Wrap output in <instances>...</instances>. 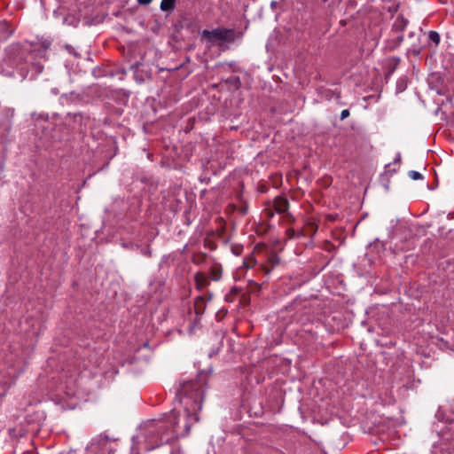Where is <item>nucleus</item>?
<instances>
[{
  "instance_id": "f257e3e1",
  "label": "nucleus",
  "mask_w": 454,
  "mask_h": 454,
  "mask_svg": "<svg viewBox=\"0 0 454 454\" xmlns=\"http://www.w3.org/2000/svg\"><path fill=\"white\" fill-rule=\"evenodd\" d=\"M204 384L201 380H189L182 383L177 390V397L184 408V414H176L174 411L168 415L167 421L157 424V433L160 434L153 441L151 449L170 443L179 437L189 434L192 426L199 421L198 413L202 408Z\"/></svg>"
},
{
  "instance_id": "f03ea898",
  "label": "nucleus",
  "mask_w": 454,
  "mask_h": 454,
  "mask_svg": "<svg viewBox=\"0 0 454 454\" xmlns=\"http://www.w3.org/2000/svg\"><path fill=\"white\" fill-rule=\"evenodd\" d=\"M202 39H206L211 43H218L223 46L225 43H233L236 39V31L234 29L217 27L213 30H203Z\"/></svg>"
},
{
  "instance_id": "7ed1b4c3",
  "label": "nucleus",
  "mask_w": 454,
  "mask_h": 454,
  "mask_svg": "<svg viewBox=\"0 0 454 454\" xmlns=\"http://www.w3.org/2000/svg\"><path fill=\"white\" fill-rule=\"evenodd\" d=\"M289 207V202L286 198L276 196L274 201L269 202L262 210L261 217H271L276 211L278 214L285 213Z\"/></svg>"
},
{
  "instance_id": "20e7f679",
  "label": "nucleus",
  "mask_w": 454,
  "mask_h": 454,
  "mask_svg": "<svg viewBox=\"0 0 454 454\" xmlns=\"http://www.w3.org/2000/svg\"><path fill=\"white\" fill-rule=\"evenodd\" d=\"M408 23V20L403 16H397L392 25L391 33L403 35V32L405 30Z\"/></svg>"
},
{
  "instance_id": "39448f33",
  "label": "nucleus",
  "mask_w": 454,
  "mask_h": 454,
  "mask_svg": "<svg viewBox=\"0 0 454 454\" xmlns=\"http://www.w3.org/2000/svg\"><path fill=\"white\" fill-rule=\"evenodd\" d=\"M403 41V35L390 34V37L386 41V48L393 51L396 50Z\"/></svg>"
},
{
  "instance_id": "423d86ee",
  "label": "nucleus",
  "mask_w": 454,
  "mask_h": 454,
  "mask_svg": "<svg viewBox=\"0 0 454 454\" xmlns=\"http://www.w3.org/2000/svg\"><path fill=\"white\" fill-rule=\"evenodd\" d=\"M13 33L9 23L0 21V43L6 41Z\"/></svg>"
},
{
  "instance_id": "0eeeda50",
  "label": "nucleus",
  "mask_w": 454,
  "mask_h": 454,
  "mask_svg": "<svg viewBox=\"0 0 454 454\" xmlns=\"http://www.w3.org/2000/svg\"><path fill=\"white\" fill-rule=\"evenodd\" d=\"M194 281L196 288L199 290L204 289L209 284L207 277L202 272H197L194 275Z\"/></svg>"
},
{
  "instance_id": "6e6552de",
  "label": "nucleus",
  "mask_w": 454,
  "mask_h": 454,
  "mask_svg": "<svg viewBox=\"0 0 454 454\" xmlns=\"http://www.w3.org/2000/svg\"><path fill=\"white\" fill-rule=\"evenodd\" d=\"M194 309L197 316H200L204 313L205 303L202 296H198L194 301Z\"/></svg>"
},
{
  "instance_id": "1a4fd4ad",
  "label": "nucleus",
  "mask_w": 454,
  "mask_h": 454,
  "mask_svg": "<svg viewBox=\"0 0 454 454\" xmlns=\"http://www.w3.org/2000/svg\"><path fill=\"white\" fill-rule=\"evenodd\" d=\"M400 60L399 57H391L387 59V75H391L395 72L400 63Z\"/></svg>"
},
{
  "instance_id": "9d476101",
  "label": "nucleus",
  "mask_w": 454,
  "mask_h": 454,
  "mask_svg": "<svg viewBox=\"0 0 454 454\" xmlns=\"http://www.w3.org/2000/svg\"><path fill=\"white\" fill-rule=\"evenodd\" d=\"M176 0H161L160 3V10L162 12H170L175 8V4Z\"/></svg>"
},
{
  "instance_id": "9b49d317",
  "label": "nucleus",
  "mask_w": 454,
  "mask_h": 454,
  "mask_svg": "<svg viewBox=\"0 0 454 454\" xmlns=\"http://www.w3.org/2000/svg\"><path fill=\"white\" fill-rule=\"evenodd\" d=\"M221 276H222V270L218 265H215L210 268L211 280L217 281L221 278Z\"/></svg>"
},
{
  "instance_id": "f8f14e48",
  "label": "nucleus",
  "mask_w": 454,
  "mask_h": 454,
  "mask_svg": "<svg viewBox=\"0 0 454 454\" xmlns=\"http://www.w3.org/2000/svg\"><path fill=\"white\" fill-rule=\"evenodd\" d=\"M428 38L432 43H435L436 45L439 44L441 40L440 35L434 30L429 31Z\"/></svg>"
},
{
  "instance_id": "ddd939ff",
  "label": "nucleus",
  "mask_w": 454,
  "mask_h": 454,
  "mask_svg": "<svg viewBox=\"0 0 454 454\" xmlns=\"http://www.w3.org/2000/svg\"><path fill=\"white\" fill-rule=\"evenodd\" d=\"M270 229V225L265 224L264 223H262L260 225L257 224V230H256L257 236L261 235L262 233H266Z\"/></svg>"
},
{
  "instance_id": "4468645a",
  "label": "nucleus",
  "mask_w": 454,
  "mask_h": 454,
  "mask_svg": "<svg viewBox=\"0 0 454 454\" xmlns=\"http://www.w3.org/2000/svg\"><path fill=\"white\" fill-rule=\"evenodd\" d=\"M205 256H206V255H205L204 254H194V255L192 256V262H193L194 264L200 265V264H201V263L204 262V260H205Z\"/></svg>"
},
{
  "instance_id": "2eb2a0df",
  "label": "nucleus",
  "mask_w": 454,
  "mask_h": 454,
  "mask_svg": "<svg viewBox=\"0 0 454 454\" xmlns=\"http://www.w3.org/2000/svg\"><path fill=\"white\" fill-rule=\"evenodd\" d=\"M408 176L412 179V180H422L424 178L423 175L420 174L419 172L418 171H415V170H411L408 172Z\"/></svg>"
},
{
  "instance_id": "dca6fc26",
  "label": "nucleus",
  "mask_w": 454,
  "mask_h": 454,
  "mask_svg": "<svg viewBox=\"0 0 454 454\" xmlns=\"http://www.w3.org/2000/svg\"><path fill=\"white\" fill-rule=\"evenodd\" d=\"M137 247L138 249H140V252H141V254H142L143 255H145V256H146V257H152L153 253H152V250H151V248H150V247H149V246H147V247H145V248H142V247H140L139 246H137Z\"/></svg>"
},
{
  "instance_id": "f3484780",
  "label": "nucleus",
  "mask_w": 454,
  "mask_h": 454,
  "mask_svg": "<svg viewBox=\"0 0 454 454\" xmlns=\"http://www.w3.org/2000/svg\"><path fill=\"white\" fill-rule=\"evenodd\" d=\"M254 261L252 259L244 262V266L247 269H251L254 267Z\"/></svg>"
},
{
  "instance_id": "a211bd4d",
  "label": "nucleus",
  "mask_w": 454,
  "mask_h": 454,
  "mask_svg": "<svg viewBox=\"0 0 454 454\" xmlns=\"http://www.w3.org/2000/svg\"><path fill=\"white\" fill-rule=\"evenodd\" d=\"M350 115V112L348 109H344L340 113V120H344Z\"/></svg>"
},
{
  "instance_id": "6ab92c4d",
  "label": "nucleus",
  "mask_w": 454,
  "mask_h": 454,
  "mask_svg": "<svg viewBox=\"0 0 454 454\" xmlns=\"http://www.w3.org/2000/svg\"><path fill=\"white\" fill-rule=\"evenodd\" d=\"M226 313H227V310L220 309L216 313V317L219 318V319H222L226 315Z\"/></svg>"
},
{
  "instance_id": "aec40b11",
  "label": "nucleus",
  "mask_w": 454,
  "mask_h": 454,
  "mask_svg": "<svg viewBox=\"0 0 454 454\" xmlns=\"http://www.w3.org/2000/svg\"><path fill=\"white\" fill-rule=\"evenodd\" d=\"M153 0H137V3L139 4L147 5L149 4Z\"/></svg>"
},
{
  "instance_id": "412c9836",
  "label": "nucleus",
  "mask_w": 454,
  "mask_h": 454,
  "mask_svg": "<svg viewBox=\"0 0 454 454\" xmlns=\"http://www.w3.org/2000/svg\"><path fill=\"white\" fill-rule=\"evenodd\" d=\"M265 244L263 242H257L256 247L257 252L261 251L264 247Z\"/></svg>"
},
{
  "instance_id": "4be33fe9",
  "label": "nucleus",
  "mask_w": 454,
  "mask_h": 454,
  "mask_svg": "<svg viewBox=\"0 0 454 454\" xmlns=\"http://www.w3.org/2000/svg\"><path fill=\"white\" fill-rule=\"evenodd\" d=\"M267 189L264 185L257 186V192H260L262 193L266 192Z\"/></svg>"
},
{
  "instance_id": "5701e85b",
  "label": "nucleus",
  "mask_w": 454,
  "mask_h": 454,
  "mask_svg": "<svg viewBox=\"0 0 454 454\" xmlns=\"http://www.w3.org/2000/svg\"><path fill=\"white\" fill-rule=\"evenodd\" d=\"M270 261H271L272 264H275V263L278 262V259L276 257V255H272L270 257Z\"/></svg>"
},
{
  "instance_id": "b1692460",
  "label": "nucleus",
  "mask_w": 454,
  "mask_h": 454,
  "mask_svg": "<svg viewBox=\"0 0 454 454\" xmlns=\"http://www.w3.org/2000/svg\"><path fill=\"white\" fill-rule=\"evenodd\" d=\"M287 234L289 236V238H293L294 236V230H288L287 231Z\"/></svg>"
},
{
  "instance_id": "393cba45",
  "label": "nucleus",
  "mask_w": 454,
  "mask_h": 454,
  "mask_svg": "<svg viewBox=\"0 0 454 454\" xmlns=\"http://www.w3.org/2000/svg\"><path fill=\"white\" fill-rule=\"evenodd\" d=\"M400 160H401V156H400V154H398L396 159L395 160V162H400Z\"/></svg>"
},
{
  "instance_id": "a878e982",
  "label": "nucleus",
  "mask_w": 454,
  "mask_h": 454,
  "mask_svg": "<svg viewBox=\"0 0 454 454\" xmlns=\"http://www.w3.org/2000/svg\"><path fill=\"white\" fill-rule=\"evenodd\" d=\"M412 51H413V53H415V54H419V50L413 49V50H412Z\"/></svg>"
},
{
  "instance_id": "bb28decb",
  "label": "nucleus",
  "mask_w": 454,
  "mask_h": 454,
  "mask_svg": "<svg viewBox=\"0 0 454 454\" xmlns=\"http://www.w3.org/2000/svg\"><path fill=\"white\" fill-rule=\"evenodd\" d=\"M414 35H415V33H414V32H411V33L409 34V37H412Z\"/></svg>"
},
{
  "instance_id": "cd10ccee",
  "label": "nucleus",
  "mask_w": 454,
  "mask_h": 454,
  "mask_svg": "<svg viewBox=\"0 0 454 454\" xmlns=\"http://www.w3.org/2000/svg\"><path fill=\"white\" fill-rule=\"evenodd\" d=\"M256 287H257V292H258V291H259V289H260V286H259V284H257V285H256Z\"/></svg>"
},
{
  "instance_id": "c85d7f7f",
  "label": "nucleus",
  "mask_w": 454,
  "mask_h": 454,
  "mask_svg": "<svg viewBox=\"0 0 454 454\" xmlns=\"http://www.w3.org/2000/svg\"><path fill=\"white\" fill-rule=\"evenodd\" d=\"M254 252H255V247H254L252 249V253H254Z\"/></svg>"
}]
</instances>
